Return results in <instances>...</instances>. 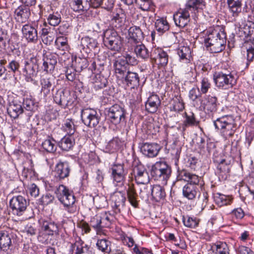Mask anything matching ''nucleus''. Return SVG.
Here are the masks:
<instances>
[{
    "mask_svg": "<svg viewBox=\"0 0 254 254\" xmlns=\"http://www.w3.org/2000/svg\"><path fill=\"white\" fill-rule=\"evenodd\" d=\"M150 57L156 64L161 66L165 65L168 63V55L161 48H154L150 52Z\"/></svg>",
    "mask_w": 254,
    "mask_h": 254,
    "instance_id": "obj_16",
    "label": "nucleus"
},
{
    "mask_svg": "<svg viewBox=\"0 0 254 254\" xmlns=\"http://www.w3.org/2000/svg\"><path fill=\"white\" fill-rule=\"evenodd\" d=\"M74 144L73 137L70 135H65L61 140L60 147L62 150L68 151L72 148Z\"/></svg>",
    "mask_w": 254,
    "mask_h": 254,
    "instance_id": "obj_42",
    "label": "nucleus"
},
{
    "mask_svg": "<svg viewBox=\"0 0 254 254\" xmlns=\"http://www.w3.org/2000/svg\"><path fill=\"white\" fill-rule=\"evenodd\" d=\"M196 188V187L194 186L186 185L183 189V195L189 199H192L197 193Z\"/></svg>",
    "mask_w": 254,
    "mask_h": 254,
    "instance_id": "obj_46",
    "label": "nucleus"
},
{
    "mask_svg": "<svg viewBox=\"0 0 254 254\" xmlns=\"http://www.w3.org/2000/svg\"><path fill=\"white\" fill-rule=\"evenodd\" d=\"M42 229L48 235L57 234L59 232L58 224L51 219L46 218L40 220Z\"/></svg>",
    "mask_w": 254,
    "mask_h": 254,
    "instance_id": "obj_20",
    "label": "nucleus"
},
{
    "mask_svg": "<svg viewBox=\"0 0 254 254\" xmlns=\"http://www.w3.org/2000/svg\"><path fill=\"white\" fill-rule=\"evenodd\" d=\"M214 161L217 163V173L222 178H226L230 171V160H227L224 158L214 157Z\"/></svg>",
    "mask_w": 254,
    "mask_h": 254,
    "instance_id": "obj_15",
    "label": "nucleus"
},
{
    "mask_svg": "<svg viewBox=\"0 0 254 254\" xmlns=\"http://www.w3.org/2000/svg\"><path fill=\"white\" fill-rule=\"evenodd\" d=\"M122 142L119 138H114L109 141L105 147V151L110 153L118 150L121 146Z\"/></svg>",
    "mask_w": 254,
    "mask_h": 254,
    "instance_id": "obj_41",
    "label": "nucleus"
},
{
    "mask_svg": "<svg viewBox=\"0 0 254 254\" xmlns=\"http://www.w3.org/2000/svg\"><path fill=\"white\" fill-rule=\"evenodd\" d=\"M238 75L235 71H219L213 74L215 85L219 89H228L237 83Z\"/></svg>",
    "mask_w": 254,
    "mask_h": 254,
    "instance_id": "obj_4",
    "label": "nucleus"
},
{
    "mask_svg": "<svg viewBox=\"0 0 254 254\" xmlns=\"http://www.w3.org/2000/svg\"><path fill=\"white\" fill-rule=\"evenodd\" d=\"M55 197L53 195L47 193L42 195V196L40 198L39 201L41 204L47 205L52 203Z\"/></svg>",
    "mask_w": 254,
    "mask_h": 254,
    "instance_id": "obj_62",
    "label": "nucleus"
},
{
    "mask_svg": "<svg viewBox=\"0 0 254 254\" xmlns=\"http://www.w3.org/2000/svg\"><path fill=\"white\" fill-rule=\"evenodd\" d=\"M43 61V63L42 68L47 72H52L55 68V66L57 63L56 57L51 54L44 56Z\"/></svg>",
    "mask_w": 254,
    "mask_h": 254,
    "instance_id": "obj_30",
    "label": "nucleus"
},
{
    "mask_svg": "<svg viewBox=\"0 0 254 254\" xmlns=\"http://www.w3.org/2000/svg\"><path fill=\"white\" fill-rule=\"evenodd\" d=\"M132 251L135 254H153L149 249L143 247L139 248L137 245H135Z\"/></svg>",
    "mask_w": 254,
    "mask_h": 254,
    "instance_id": "obj_64",
    "label": "nucleus"
},
{
    "mask_svg": "<svg viewBox=\"0 0 254 254\" xmlns=\"http://www.w3.org/2000/svg\"><path fill=\"white\" fill-rule=\"evenodd\" d=\"M216 129L219 130L221 135L225 139L232 136L235 131L234 117L231 115L223 116L213 121Z\"/></svg>",
    "mask_w": 254,
    "mask_h": 254,
    "instance_id": "obj_2",
    "label": "nucleus"
},
{
    "mask_svg": "<svg viewBox=\"0 0 254 254\" xmlns=\"http://www.w3.org/2000/svg\"><path fill=\"white\" fill-rule=\"evenodd\" d=\"M180 14L178 22H177L176 21V26L180 27H184L190 21V13L183 9L180 12Z\"/></svg>",
    "mask_w": 254,
    "mask_h": 254,
    "instance_id": "obj_49",
    "label": "nucleus"
},
{
    "mask_svg": "<svg viewBox=\"0 0 254 254\" xmlns=\"http://www.w3.org/2000/svg\"><path fill=\"white\" fill-rule=\"evenodd\" d=\"M9 206L14 215L21 216L26 209L27 202L23 196L15 195L10 199Z\"/></svg>",
    "mask_w": 254,
    "mask_h": 254,
    "instance_id": "obj_9",
    "label": "nucleus"
},
{
    "mask_svg": "<svg viewBox=\"0 0 254 254\" xmlns=\"http://www.w3.org/2000/svg\"><path fill=\"white\" fill-rule=\"evenodd\" d=\"M125 20V15L121 8L116 9L113 13L111 20V24L116 28H120L124 24Z\"/></svg>",
    "mask_w": 254,
    "mask_h": 254,
    "instance_id": "obj_31",
    "label": "nucleus"
},
{
    "mask_svg": "<svg viewBox=\"0 0 254 254\" xmlns=\"http://www.w3.org/2000/svg\"><path fill=\"white\" fill-rule=\"evenodd\" d=\"M70 8L75 12H80L87 10L88 7L84 5L82 0H70L69 2Z\"/></svg>",
    "mask_w": 254,
    "mask_h": 254,
    "instance_id": "obj_52",
    "label": "nucleus"
},
{
    "mask_svg": "<svg viewBox=\"0 0 254 254\" xmlns=\"http://www.w3.org/2000/svg\"><path fill=\"white\" fill-rule=\"evenodd\" d=\"M182 220L184 225L187 227L195 228L198 224V220L194 217L183 216Z\"/></svg>",
    "mask_w": 254,
    "mask_h": 254,
    "instance_id": "obj_54",
    "label": "nucleus"
},
{
    "mask_svg": "<svg viewBox=\"0 0 254 254\" xmlns=\"http://www.w3.org/2000/svg\"><path fill=\"white\" fill-rule=\"evenodd\" d=\"M30 15L29 8L24 6H19L14 11L15 18L17 21L21 23L26 22Z\"/></svg>",
    "mask_w": 254,
    "mask_h": 254,
    "instance_id": "obj_28",
    "label": "nucleus"
},
{
    "mask_svg": "<svg viewBox=\"0 0 254 254\" xmlns=\"http://www.w3.org/2000/svg\"><path fill=\"white\" fill-rule=\"evenodd\" d=\"M131 175L137 184L146 185L150 181L149 176L146 168L140 163H133Z\"/></svg>",
    "mask_w": 254,
    "mask_h": 254,
    "instance_id": "obj_7",
    "label": "nucleus"
},
{
    "mask_svg": "<svg viewBox=\"0 0 254 254\" xmlns=\"http://www.w3.org/2000/svg\"><path fill=\"white\" fill-rule=\"evenodd\" d=\"M55 103L61 106L66 107L71 103L69 91L62 89L58 90L54 96Z\"/></svg>",
    "mask_w": 254,
    "mask_h": 254,
    "instance_id": "obj_14",
    "label": "nucleus"
},
{
    "mask_svg": "<svg viewBox=\"0 0 254 254\" xmlns=\"http://www.w3.org/2000/svg\"><path fill=\"white\" fill-rule=\"evenodd\" d=\"M72 247L75 251V254H94L93 249L85 244L79 237L76 238Z\"/></svg>",
    "mask_w": 254,
    "mask_h": 254,
    "instance_id": "obj_23",
    "label": "nucleus"
},
{
    "mask_svg": "<svg viewBox=\"0 0 254 254\" xmlns=\"http://www.w3.org/2000/svg\"><path fill=\"white\" fill-rule=\"evenodd\" d=\"M179 56V61L185 64L189 63L190 61V50L189 47L183 46L179 47L177 51Z\"/></svg>",
    "mask_w": 254,
    "mask_h": 254,
    "instance_id": "obj_38",
    "label": "nucleus"
},
{
    "mask_svg": "<svg viewBox=\"0 0 254 254\" xmlns=\"http://www.w3.org/2000/svg\"><path fill=\"white\" fill-rule=\"evenodd\" d=\"M97 249L102 253H108L111 252V242L106 239H98L96 244Z\"/></svg>",
    "mask_w": 254,
    "mask_h": 254,
    "instance_id": "obj_44",
    "label": "nucleus"
},
{
    "mask_svg": "<svg viewBox=\"0 0 254 254\" xmlns=\"http://www.w3.org/2000/svg\"><path fill=\"white\" fill-rule=\"evenodd\" d=\"M164 189L160 185H154L152 187L150 197L156 202L163 199L165 197Z\"/></svg>",
    "mask_w": 254,
    "mask_h": 254,
    "instance_id": "obj_37",
    "label": "nucleus"
},
{
    "mask_svg": "<svg viewBox=\"0 0 254 254\" xmlns=\"http://www.w3.org/2000/svg\"><path fill=\"white\" fill-rule=\"evenodd\" d=\"M171 173L170 167L165 162H157L152 166L151 175L155 180L166 184Z\"/></svg>",
    "mask_w": 254,
    "mask_h": 254,
    "instance_id": "obj_6",
    "label": "nucleus"
},
{
    "mask_svg": "<svg viewBox=\"0 0 254 254\" xmlns=\"http://www.w3.org/2000/svg\"><path fill=\"white\" fill-rule=\"evenodd\" d=\"M112 206L116 213L120 212L125 206L126 198L125 194L121 191H117L111 196Z\"/></svg>",
    "mask_w": 254,
    "mask_h": 254,
    "instance_id": "obj_17",
    "label": "nucleus"
},
{
    "mask_svg": "<svg viewBox=\"0 0 254 254\" xmlns=\"http://www.w3.org/2000/svg\"><path fill=\"white\" fill-rule=\"evenodd\" d=\"M108 81L106 77L100 74H97L93 78V84L95 90L102 89L106 86Z\"/></svg>",
    "mask_w": 254,
    "mask_h": 254,
    "instance_id": "obj_40",
    "label": "nucleus"
},
{
    "mask_svg": "<svg viewBox=\"0 0 254 254\" xmlns=\"http://www.w3.org/2000/svg\"><path fill=\"white\" fill-rule=\"evenodd\" d=\"M12 235L8 231L0 232V248L3 251L10 249L12 245L11 238Z\"/></svg>",
    "mask_w": 254,
    "mask_h": 254,
    "instance_id": "obj_27",
    "label": "nucleus"
},
{
    "mask_svg": "<svg viewBox=\"0 0 254 254\" xmlns=\"http://www.w3.org/2000/svg\"><path fill=\"white\" fill-rule=\"evenodd\" d=\"M81 117L84 124L89 127H95L101 119L100 114L92 108H84L81 110Z\"/></svg>",
    "mask_w": 254,
    "mask_h": 254,
    "instance_id": "obj_8",
    "label": "nucleus"
},
{
    "mask_svg": "<svg viewBox=\"0 0 254 254\" xmlns=\"http://www.w3.org/2000/svg\"><path fill=\"white\" fill-rule=\"evenodd\" d=\"M90 224L91 227L96 230L97 233L98 234L103 227L102 218L100 216V213L91 218Z\"/></svg>",
    "mask_w": 254,
    "mask_h": 254,
    "instance_id": "obj_53",
    "label": "nucleus"
},
{
    "mask_svg": "<svg viewBox=\"0 0 254 254\" xmlns=\"http://www.w3.org/2000/svg\"><path fill=\"white\" fill-rule=\"evenodd\" d=\"M48 22L50 25L53 26H56L59 24L61 21V15L60 13L57 11L50 14L47 18Z\"/></svg>",
    "mask_w": 254,
    "mask_h": 254,
    "instance_id": "obj_55",
    "label": "nucleus"
},
{
    "mask_svg": "<svg viewBox=\"0 0 254 254\" xmlns=\"http://www.w3.org/2000/svg\"><path fill=\"white\" fill-rule=\"evenodd\" d=\"M226 43V35L223 32H221V36H218V38L212 39L205 46L211 53H218L224 49Z\"/></svg>",
    "mask_w": 254,
    "mask_h": 254,
    "instance_id": "obj_12",
    "label": "nucleus"
},
{
    "mask_svg": "<svg viewBox=\"0 0 254 254\" xmlns=\"http://www.w3.org/2000/svg\"><path fill=\"white\" fill-rule=\"evenodd\" d=\"M42 146L47 152L50 153L55 152L57 149L55 140L50 137L42 142Z\"/></svg>",
    "mask_w": 254,
    "mask_h": 254,
    "instance_id": "obj_50",
    "label": "nucleus"
},
{
    "mask_svg": "<svg viewBox=\"0 0 254 254\" xmlns=\"http://www.w3.org/2000/svg\"><path fill=\"white\" fill-rule=\"evenodd\" d=\"M102 218V224L103 227L109 226L113 218V216L108 213H100Z\"/></svg>",
    "mask_w": 254,
    "mask_h": 254,
    "instance_id": "obj_61",
    "label": "nucleus"
},
{
    "mask_svg": "<svg viewBox=\"0 0 254 254\" xmlns=\"http://www.w3.org/2000/svg\"><path fill=\"white\" fill-rule=\"evenodd\" d=\"M229 12L233 20H235L237 17L241 12V1L240 0H227Z\"/></svg>",
    "mask_w": 254,
    "mask_h": 254,
    "instance_id": "obj_32",
    "label": "nucleus"
},
{
    "mask_svg": "<svg viewBox=\"0 0 254 254\" xmlns=\"http://www.w3.org/2000/svg\"><path fill=\"white\" fill-rule=\"evenodd\" d=\"M70 172V167L68 163L60 161L56 165L54 175L56 178L62 180L68 177Z\"/></svg>",
    "mask_w": 254,
    "mask_h": 254,
    "instance_id": "obj_18",
    "label": "nucleus"
},
{
    "mask_svg": "<svg viewBox=\"0 0 254 254\" xmlns=\"http://www.w3.org/2000/svg\"><path fill=\"white\" fill-rule=\"evenodd\" d=\"M243 31L245 35L244 47L247 50L246 67H248L254 58V22L247 21Z\"/></svg>",
    "mask_w": 254,
    "mask_h": 254,
    "instance_id": "obj_3",
    "label": "nucleus"
},
{
    "mask_svg": "<svg viewBox=\"0 0 254 254\" xmlns=\"http://www.w3.org/2000/svg\"><path fill=\"white\" fill-rule=\"evenodd\" d=\"M55 192L59 201L63 205V209L65 211L73 215L77 212L75 196L66 187L60 185L56 188Z\"/></svg>",
    "mask_w": 254,
    "mask_h": 254,
    "instance_id": "obj_1",
    "label": "nucleus"
},
{
    "mask_svg": "<svg viewBox=\"0 0 254 254\" xmlns=\"http://www.w3.org/2000/svg\"><path fill=\"white\" fill-rule=\"evenodd\" d=\"M205 6L203 0H188L186 3L184 10L195 14L199 9H203Z\"/></svg>",
    "mask_w": 254,
    "mask_h": 254,
    "instance_id": "obj_25",
    "label": "nucleus"
},
{
    "mask_svg": "<svg viewBox=\"0 0 254 254\" xmlns=\"http://www.w3.org/2000/svg\"><path fill=\"white\" fill-rule=\"evenodd\" d=\"M107 117L110 121L115 125L125 122V111L121 106L115 104L108 108Z\"/></svg>",
    "mask_w": 254,
    "mask_h": 254,
    "instance_id": "obj_10",
    "label": "nucleus"
},
{
    "mask_svg": "<svg viewBox=\"0 0 254 254\" xmlns=\"http://www.w3.org/2000/svg\"><path fill=\"white\" fill-rule=\"evenodd\" d=\"M218 105L217 98L210 95L204 96L201 102V107L207 114L216 112Z\"/></svg>",
    "mask_w": 254,
    "mask_h": 254,
    "instance_id": "obj_13",
    "label": "nucleus"
},
{
    "mask_svg": "<svg viewBox=\"0 0 254 254\" xmlns=\"http://www.w3.org/2000/svg\"><path fill=\"white\" fill-rule=\"evenodd\" d=\"M23 72L26 80L28 82H32L33 78L36 75V72L33 66H25L23 69Z\"/></svg>",
    "mask_w": 254,
    "mask_h": 254,
    "instance_id": "obj_56",
    "label": "nucleus"
},
{
    "mask_svg": "<svg viewBox=\"0 0 254 254\" xmlns=\"http://www.w3.org/2000/svg\"><path fill=\"white\" fill-rule=\"evenodd\" d=\"M35 103L33 98L31 97H26L23 99V106L27 111H33L34 108Z\"/></svg>",
    "mask_w": 254,
    "mask_h": 254,
    "instance_id": "obj_60",
    "label": "nucleus"
},
{
    "mask_svg": "<svg viewBox=\"0 0 254 254\" xmlns=\"http://www.w3.org/2000/svg\"><path fill=\"white\" fill-rule=\"evenodd\" d=\"M112 177L114 184L116 183L123 184L127 173L125 172L122 164H116L111 168Z\"/></svg>",
    "mask_w": 254,
    "mask_h": 254,
    "instance_id": "obj_22",
    "label": "nucleus"
},
{
    "mask_svg": "<svg viewBox=\"0 0 254 254\" xmlns=\"http://www.w3.org/2000/svg\"><path fill=\"white\" fill-rule=\"evenodd\" d=\"M186 166L193 171H196L200 167V161L195 156H190L188 157Z\"/></svg>",
    "mask_w": 254,
    "mask_h": 254,
    "instance_id": "obj_51",
    "label": "nucleus"
},
{
    "mask_svg": "<svg viewBox=\"0 0 254 254\" xmlns=\"http://www.w3.org/2000/svg\"><path fill=\"white\" fill-rule=\"evenodd\" d=\"M104 45L109 49L119 51L122 47V39L117 32L113 28H108L103 33Z\"/></svg>",
    "mask_w": 254,
    "mask_h": 254,
    "instance_id": "obj_5",
    "label": "nucleus"
},
{
    "mask_svg": "<svg viewBox=\"0 0 254 254\" xmlns=\"http://www.w3.org/2000/svg\"><path fill=\"white\" fill-rule=\"evenodd\" d=\"M135 1L139 6V8L143 11L149 10L152 6L151 0H135Z\"/></svg>",
    "mask_w": 254,
    "mask_h": 254,
    "instance_id": "obj_59",
    "label": "nucleus"
},
{
    "mask_svg": "<svg viewBox=\"0 0 254 254\" xmlns=\"http://www.w3.org/2000/svg\"><path fill=\"white\" fill-rule=\"evenodd\" d=\"M155 27L156 30L161 35L169 30V25L166 19L160 18L156 20Z\"/></svg>",
    "mask_w": 254,
    "mask_h": 254,
    "instance_id": "obj_47",
    "label": "nucleus"
},
{
    "mask_svg": "<svg viewBox=\"0 0 254 254\" xmlns=\"http://www.w3.org/2000/svg\"><path fill=\"white\" fill-rule=\"evenodd\" d=\"M127 198L130 204L134 207H137L138 201H137V193L132 186H129L127 190Z\"/></svg>",
    "mask_w": 254,
    "mask_h": 254,
    "instance_id": "obj_48",
    "label": "nucleus"
},
{
    "mask_svg": "<svg viewBox=\"0 0 254 254\" xmlns=\"http://www.w3.org/2000/svg\"><path fill=\"white\" fill-rule=\"evenodd\" d=\"M140 188L139 195L142 199H148L150 197L152 186L148 187L145 185Z\"/></svg>",
    "mask_w": 254,
    "mask_h": 254,
    "instance_id": "obj_58",
    "label": "nucleus"
},
{
    "mask_svg": "<svg viewBox=\"0 0 254 254\" xmlns=\"http://www.w3.org/2000/svg\"><path fill=\"white\" fill-rule=\"evenodd\" d=\"M113 67L116 76L118 77H123L125 73L127 72V66L123 59H120L116 61Z\"/></svg>",
    "mask_w": 254,
    "mask_h": 254,
    "instance_id": "obj_34",
    "label": "nucleus"
},
{
    "mask_svg": "<svg viewBox=\"0 0 254 254\" xmlns=\"http://www.w3.org/2000/svg\"><path fill=\"white\" fill-rule=\"evenodd\" d=\"M160 146L156 143H143L140 147V151L145 156L156 157L160 150Z\"/></svg>",
    "mask_w": 254,
    "mask_h": 254,
    "instance_id": "obj_21",
    "label": "nucleus"
},
{
    "mask_svg": "<svg viewBox=\"0 0 254 254\" xmlns=\"http://www.w3.org/2000/svg\"><path fill=\"white\" fill-rule=\"evenodd\" d=\"M200 90L201 94H205L210 88L211 84L206 78H203L201 81Z\"/></svg>",
    "mask_w": 254,
    "mask_h": 254,
    "instance_id": "obj_63",
    "label": "nucleus"
},
{
    "mask_svg": "<svg viewBox=\"0 0 254 254\" xmlns=\"http://www.w3.org/2000/svg\"><path fill=\"white\" fill-rule=\"evenodd\" d=\"M161 101L158 95L152 94L150 95L145 103V110L150 113H155L160 105Z\"/></svg>",
    "mask_w": 254,
    "mask_h": 254,
    "instance_id": "obj_24",
    "label": "nucleus"
},
{
    "mask_svg": "<svg viewBox=\"0 0 254 254\" xmlns=\"http://www.w3.org/2000/svg\"><path fill=\"white\" fill-rule=\"evenodd\" d=\"M181 117L185 119L184 121V126L194 125L195 124V119L192 113H190V115H188L186 112H185L181 114Z\"/></svg>",
    "mask_w": 254,
    "mask_h": 254,
    "instance_id": "obj_57",
    "label": "nucleus"
},
{
    "mask_svg": "<svg viewBox=\"0 0 254 254\" xmlns=\"http://www.w3.org/2000/svg\"><path fill=\"white\" fill-rule=\"evenodd\" d=\"M22 38L28 43H36L38 40V31L35 25L25 24L21 29Z\"/></svg>",
    "mask_w": 254,
    "mask_h": 254,
    "instance_id": "obj_11",
    "label": "nucleus"
},
{
    "mask_svg": "<svg viewBox=\"0 0 254 254\" xmlns=\"http://www.w3.org/2000/svg\"><path fill=\"white\" fill-rule=\"evenodd\" d=\"M128 44H136L140 43L143 39V34L139 27H131L128 30Z\"/></svg>",
    "mask_w": 254,
    "mask_h": 254,
    "instance_id": "obj_19",
    "label": "nucleus"
},
{
    "mask_svg": "<svg viewBox=\"0 0 254 254\" xmlns=\"http://www.w3.org/2000/svg\"><path fill=\"white\" fill-rule=\"evenodd\" d=\"M221 32L218 30L210 28L205 31H204V45L210 42L212 39L218 38V36H221Z\"/></svg>",
    "mask_w": 254,
    "mask_h": 254,
    "instance_id": "obj_39",
    "label": "nucleus"
},
{
    "mask_svg": "<svg viewBox=\"0 0 254 254\" xmlns=\"http://www.w3.org/2000/svg\"><path fill=\"white\" fill-rule=\"evenodd\" d=\"M209 254H229L228 246L225 242H217L211 246Z\"/></svg>",
    "mask_w": 254,
    "mask_h": 254,
    "instance_id": "obj_29",
    "label": "nucleus"
},
{
    "mask_svg": "<svg viewBox=\"0 0 254 254\" xmlns=\"http://www.w3.org/2000/svg\"><path fill=\"white\" fill-rule=\"evenodd\" d=\"M62 129L68 135L71 136L75 131V127L71 119H67L64 121Z\"/></svg>",
    "mask_w": 254,
    "mask_h": 254,
    "instance_id": "obj_45",
    "label": "nucleus"
},
{
    "mask_svg": "<svg viewBox=\"0 0 254 254\" xmlns=\"http://www.w3.org/2000/svg\"><path fill=\"white\" fill-rule=\"evenodd\" d=\"M40 84L41 86V92L43 93L44 96H47L50 92L52 87V79L50 78H42L41 79Z\"/></svg>",
    "mask_w": 254,
    "mask_h": 254,
    "instance_id": "obj_43",
    "label": "nucleus"
},
{
    "mask_svg": "<svg viewBox=\"0 0 254 254\" xmlns=\"http://www.w3.org/2000/svg\"><path fill=\"white\" fill-rule=\"evenodd\" d=\"M233 198L230 195H226L220 193H216L214 195V201L219 207L230 204Z\"/></svg>",
    "mask_w": 254,
    "mask_h": 254,
    "instance_id": "obj_36",
    "label": "nucleus"
},
{
    "mask_svg": "<svg viewBox=\"0 0 254 254\" xmlns=\"http://www.w3.org/2000/svg\"><path fill=\"white\" fill-rule=\"evenodd\" d=\"M132 48H133L134 53L138 58L145 60L148 59L150 56L148 49L142 44H133Z\"/></svg>",
    "mask_w": 254,
    "mask_h": 254,
    "instance_id": "obj_35",
    "label": "nucleus"
},
{
    "mask_svg": "<svg viewBox=\"0 0 254 254\" xmlns=\"http://www.w3.org/2000/svg\"><path fill=\"white\" fill-rule=\"evenodd\" d=\"M7 111L10 118L15 119L23 113V108L20 102H18L15 101L9 105Z\"/></svg>",
    "mask_w": 254,
    "mask_h": 254,
    "instance_id": "obj_26",
    "label": "nucleus"
},
{
    "mask_svg": "<svg viewBox=\"0 0 254 254\" xmlns=\"http://www.w3.org/2000/svg\"><path fill=\"white\" fill-rule=\"evenodd\" d=\"M139 78L136 72L129 71L124 77V83L131 88H134L139 85Z\"/></svg>",
    "mask_w": 254,
    "mask_h": 254,
    "instance_id": "obj_33",
    "label": "nucleus"
}]
</instances>
